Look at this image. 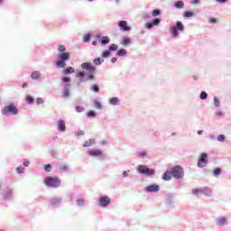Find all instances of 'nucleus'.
Listing matches in <instances>:
<instances>
[{
	"instance_id": "nucleus-1",
	"label": "nucleus",
	"mask_w": 231,
	"mask_h": 231,
	"mask_svg": "<svg viewBox=\"0 0 231 231\" xmlns=\"http://www.w3.org/2000/svg\"><path fill=\"white\" fill-rule=\"evenodd\" d=\"M58 53L57 58L59 60L56 61L57 68H66V62L69 60L70 54L66 52V47L62 44H58Z\"/></svg>"
},
{
	"instance_id": "nucleus-2",
	"label": "nucleus",
	"mask_w": 231,
	"mask_h": 231,
	"mask_svg": "<svg viewBox=\"0 0 231 231\" xmlns=\"http://www.w3.org/2000/svg\"><path fill=\"white\" fill-rule=\"evenodd\" d=\"M44 183L47 185V187L57 189L60 187V179L57 177H48L44 180Z\"/></svg>"
},
{
	"instance_id": "nucleus-3",
	"label": "nucleus",
	"mask_w": 231,
	"mask_h": 231,
	"mask_svg": "<svg viewBox=\"0 0 231 231\" xmlns=\"http://www.w3.org/2000/svg\"><path fill=\"white\" fill-rule=\"evenodd\" d=\"M19 113V109L16 108L14 104H10L9 106H4L2 108V115L8 116L9 115H17Z\"/></svg>"
},
{
	"instance_id": "nucleus-4",
	"label": "nucleus",
	"mask_w": 231,
	"mask_h": 231,
	"mask_svg": "<svg viewBox=\"0 0 231 231\" xmlns=\"http://www.w3.org/2000/svg\"><path fill=\"white\" fill-rule=\"evenodd\" d=\"M81 68L82 69H87L88 71H89L90 74L88 75V80H95V71L97 70V69L91 63H82Z\"/></svg>"
},
{
	"instance_id": "nucleus-5",
	"label": "nucleus",
	"mask_w": 231,
	"mask_h": 231,
	"mask_svg": "<svg viewBox=\"0 0 231 231\" xmlns=\"http://www.w3.org/2000/svg\"><path fill=\"white\" fill-rule=\"evenodd\" d=\"M171 174L173 176V178H176V180H180V178H183L185 176V171H183V168L181 166H174L171 170Z\"/></svg>"
},
{
	"instance_id": "nucleus-6",
	"label": "nucleus",
	"mask_w": 231,
	"mask_h": 231,
	"mask_svg": "<svg viewBox=\"0 0 231 231\" xmlns=\"http://www.w3.org/2000/svg\"><path fill=\"white\" fill-rule=\"evenodd\" d=\"M137 171L140 174H145V176H152L154 174V170L149 169L145 165H139Z\"/></svg>"
},
{
	"instance_id": "nucleus-7",
	"label": "nucleus",
	"mask_w": 231,
	"mask_h": 231,
	"mask_svg": "<svg viewBox=\"0 0 231 231\" xmlns=\"http://www.w3.org/2000/svg\"><path fill=\"white\" fill-rule=\"evenodd\" d=\"M208 154L201 153L200 158L199 159V162H198V167L199 168L207 167V165L208 164Z\"/></svg>"
},
{
	"instance_id": "nucleus-8",
	"label": "nucleus",
	"mask_w": 231,
	"mask_h": 231,
	"mask_svg": "<svg viewBox=\"0 0 231 231\" xmlns=\"http://www.w3.org/2000/svg\"><path fill=\"white\" fill-rule=\"evenodd\" d=\"M99 205L106 208L108 205H111V199L109 197H100L99 199Z\"/></svg>"
},
{
	"instance_id": "nucleus-9",
	"label": "nucleus",
	"mask_w": 231,
	"mask_h": 231,
	"mask_svg": "<svg viewBox=\"0 0 231 231\" xmlns=\"http://www.w3.org/2000/svg\"><path fill=\"white\" fill-rule=\"evenodd\" d=\"M147 192H158L160 190V186L156 184L150 185L146 188Z\"/></svg>"
},
{
	"instance_id": "nucleus-10",
	"label": "nucleus",
	"mask_w": 231,
	"mask_h": 231,
	"mask_svg": "<svg viewBox=\"0 0 231 231\" xmlns=\"http://www.w3.org/2000/svg\"><path fill=\"white\" fill-rule=\"evenodd\" d=\"M158 24H160V19L155 18L152 23H147L145 27L151 30L152 26H158Z\"/></svg>"
},
{
	"instance_id": "nucleus-11",
	"label": "nucleus",
	"mask_w": 231,
	"mask_h": 231,
	"mask_svg": "<svg viewBox=\"0 0 231 231\" xmlns=\"http://www.w3.org/2000/svg\"><path fill=\"white\" fill-rule=\"evenodd\" d=\"M58 129L59 131H61V133H64L66 131V123L62 120L58 121Z\"/></svg>"
},
{
	"instance_id": "nucleus-12",
	"label": "nucleus",
	"mask_w": 231,
	"mask_h": 231,
	"mask_svg": "<svg viewBox=\"0 0 231 231\" xmlns=\"http://www.w3.org/2000/svg\"><path fill=\"white\" fill-rule=\"evenodd\" d=\"M2 195L4 197V199H8V198L12 196V189L7 188L3 191Z\"/></svg>"
},
{
	"instance_id": "nucleus-13",
	"label": "nucleus",
	"mask_w": 231,
	"mask_h": 231,
	"mask_svg": "<svg viewBox=\"0 0 231 231\" xmlns=\"http://www.w3.org/2000/svg\"><path fill=\"white\" fill-rule=\"evenodd\" d=\"M118 25L121 30H131V27L127 26V21H120Z\"/></svg>"
},
{
	"instance_id": "nucleus-14",
	"label": "nucleus",
	"mask_w": 231,
	"mask_h": 231,
	"mask_svg": "<svg viewBox=\"0 0 231 231\" xmlns=\"http://www.w3.org/2000/svg\"><path fill=\"white\" fill-rule=\"evenodd\" d=\"M88 154H90V156H102V151H100V150H90L88 152Z\"/></svg>"
},
{
	"instance_id": "nucleus-15",
	"label": "nucleus",
	"mask_w": 231,
	"mask_h": 231,
	"mask_svg": "<svg viewBox=\"0 0 231 231\" xmlns=\"http://www.w3.org/2000/svg\"><path fill=\"white\" fill-rule=\"evenodd\" d=\"M64 75H71V73H75V69L73 67H69L68 69H63Z\"/></svg>"
},
{
	"instance_id": "nucleus-16",
	"label": "nucleus",
	"mask_w": 231,
	"mask_h": 231,
	"mask_svg": "<svg viewBox=\"0 0 231 231\" xmlns=\"http://www.w3.org/2000/svg\"><path fill=\"white\" fill-rule=\"evenodd\" d=\"M226 223V217H225L218 218L217 221V225H218L219 226H223V225H225Z\"/></svg>"
},
{
	"instance_id": "nucleus-17",
	"label": "nucleus",
	"mask_w": 231,
	"mask_h": 231,
	"mask_svg": "<svg viewBox=\"0 0 231 231\" xmlns=\"http://www.w3.org/2000/svg\"><path fill=\"white\" fill-rule=\"evenodd\" d=\"M171 171L164 172L162 175V180H164L165 181L171 180Z\"/></svg>"
},
{
	"instance_id": "nucleus-18",
	"label": "nucleus",
	"mask_w": 231,
	"mask_h": 231,
	"mask_svg": "<svg viewBox=\"0 0 231 231\" xmlns=\"http://www.w3.org/2000/svg\"><path fill=\"white\" fill-rule=\"evenodd\" d=\"M62 97L64 98H68V97H69V88L68 86L64 87V91L62 93Z\"/></svg>"
},
{
	"instance_id": "nucleus-19",
	"label": "nucleus",
	"mask_w": 231,
	"mask_h": 231,
	"mask_svg": "<svg viewBox=\"0 0 231 231\" xmlns=\"http://www.w3.org/2000/svg\"><path fill=\"white\" fill-rule=\"evenodd\" d=\"M121 44H123V46H129V44H131V39L125 37L122 41H121Z\"/></svg>"
},
{
	"instance_id": "nucleus-20",
	"label": "nucleus",
	"mask_w": 231,
	"mask_h": 231,
	"mask_svg": "<svg viewBox=\"0 0 231 231\" xmlns=\"http://www.w3.org/2000/svg\"><path fill=\"white\" fill-rule=\"evenodd\" d=\"M31 77L33 80H37L41 78V72L34 71V72L32 73Z\"/></svg>"
},
{
	"instance_id": "nucleus-21",
	"label": "nucleus",
	"mask_w": 231,
	"mask_h": 231,
	"mask_svg": "<svg viewBox=\"0 0 231 231\" xmlns=\"http://www.w3.org/2000/svg\"><path fill=\"white\" fill-rule=\"evenodd\" d=\"M118 102H120V100L118 99V97H112V98H110V100H109V103H110L112 106H118Z\"/></svg>"
},
{
	"instance_id": "nucleus-22",
	"label": "nucleus",
	"mask_w": 231,
	"mask_h": 231,
	"mask_svg": "<svg viewBox=\"0 0 231 231\" xmlns=\"http://www.w3.org/2000/svg\"><path fill=\"white\" fill-rule=\"evenodd\" d=\"M85 73L84 72H82V71H79V72H77V74H76V77L78 78V79H80V82H84V77H85Z\"/></svg>"
},
{
	"instance_id": "nucleus-23",
	"label": "nucleus",
	"mask_w": 231,
	"mask_h": 231,
	"mask_svg": "<svg viewBox=\"0 0 231 231\" xmlns=\"http://www.w3.org/2000/svg\"><path fill=\"white\" fill-rule=\"evenodd\" d=\"M201 190H204V191H201V192H202V194H205L206 196H211L212 195V191L208 188H202Z\"/></svg>"
},
{
	"instance_id": "nucleus-24",
	"label": "nucleus",
	"mask_w": 231,
	"mask_h": 231,
	"mask_svg": "<svg viewBox=\"0 0 231 231\" xmlns=\"http://www.w3.org/2000/svg\"><path fill=\"white\" fill-rule=\"evenodd\" d=\"M117 55L118 57H124L127 55V51H125V49H121L117 51Z\"/></svg>"
},
{
	"instance_id": "nucleus-25",
	"label": "nucleus",
	"mask_w": 231,
	"mask_h": 231,
	"mask_svg": "<svg viewBox=\"0 0 231 231\" xmlns=\"http://www.w3.org/2000/svg\"><path fill=\"white\" fill-rule=\"evenodd\" d=\"M202 192H205V189H193L194 196H199V194H202Z\"/></svg>"
},
{
	"instance_id": "nucleus-26",
	"label": "nucleus",
	"mask_w": 231,
	"mask_h": 231,
	"mask_svg": "<svg viewBox=\"0 0 231 231\" xmlns=\"http://www.w3.org/2000/svg\"><path fill=\"white\" fill-rule=\"evenodd\" d=\"M90 89L92 91H94V93H98L100 91V87H98V85H97V84H94V85H92Z\"/></svg>"
},
{
	"instance_id": "nucleus-27",
	"label": "nucleus",
	"mask_w": 231,
	"mask_h": 231,
	"mask_svg": "<svg viewBox=\"0 0 231 231\" xmlns=\"http://www.w3.org/2000/svg\"><path fill=\"white\" fill-rule=\"evenodd\" d=\"M194 15V11H186L183 14L184 17H192Z\"/></svg>"
},
{
	"instance_id": "nucleus-28",
	"label": "nucleus",
	"mask_w": 231,
	"mask_h": 231,
	"mask_svg": "<svg viewBox=\"0 0 231 231\" xmlns=\"http://www.w3.org/2000/svg\"><path fill=\"white\" fill-rule=\"evenodd\" d=\"M87 116H88L89 118H93V117L97 116V114L95 113V111L89 110V111L87 113Z\"/></svg>"
},
{
	"instance_id": "nucleus-29",
	"label": "nucleus",
	"mask_w": 231,
	"mask_h": 231,
	"mask_svg": "<svg viewBox=\"0 0 231 231\" xmlns=\"http://www.w3.org/2000/svg\"><path fill=\"white\" fill-rule=\"evenodd\" d=\"M175 6H176L177 8H183V6H185V4H184L183 2H181V1H177V2L175 3Z\"/></svg>"
},
{
	"instance_id": "nucleus-30",
	"label": "nucleus",
	"mask_w": 231,
	"mask_h": 231,
	"mask_svg": "<svg viewBox=\"0 0 231 231\" xmlns=\"http://www.w3.org/2000/svg\"><path fill=\"white\" fill-rule=\"evenodd\" d=\"M93 143V141H91V139H88L85 142V143L83 144V147H91Z\"/></svg>"
},
{
	"instance_id": "nucleus-31",
	"label": "nucleus",
	"mask_w": 231,
	"mask_h": 231,
	"mask_svg": "<svg viewBox=\"0 0 231 231\" xmlns=\"http://www.w3.org/2000/svg\"><path fill=\"white\" fill-rule=\"evenodd\" d=\"M101 44H109V37H103V39L101 40Z\"/></svg>"
},
{
	"instance_id": "nucleus-32",
	"label": "nucleus",
	"mask_w": 231,
	"mask_h": 231,
	"mask_svg": "<svg viewBox=\"0 0 231 231\" xmlns=\"http://www.w3.org/2000/svg\"><path fill=\"white\" fill-rule=\"evenodd\" d=\"M208 97V95L207 94V92L202 91V92L200 93V98H201V100H207Z\"/></svg>"
},
{
	"instance_id": "nucleus-33",
	"label": "nucleus",
	"mask_w": 231,
	"mask_h": 231,
	"mask_svg": "<svg viewBox=\"0 0 231 231\" xmlns=\"http://www.w3.org/2000/svg\"><path fill=\"white\" fill-rule=\"evenodd\" d=\"M116 50H118V45H116V44H111V45L109 46V51H116Z\"/></svg>"
},
{
	"instance_id": "nucleus-34",
	"label": "nucleus",
	"mask_w": 231,
	"mask_h": 231,
	"mask_svg": "<svg viewBox=\"0 0 231 231\" xmlns=\"http://www.w3.org/2000/svg\"><path fill=\"white\" fill-rule=\"evenodd\" d=\"M94 104H95L96 107H97V109H102V104H100V101L95 99Z\"/></svg>"
},
{
	"instance_id": "nucleus-35",
	"label": "nucleus",
	"mask_w": 231,
	"mask_h": 231,
	"mask_svg": "<svg viewBox=\"0 0 231 231\" xmlns=\"http://www.w3.org/2000/svg\"><path fill=\"white\" fill-rule=\"evenodd\" d=\"M214 176H219L221 174V169L220 168H216L213 171Z\"/></svg>"
},
{
	"instance_id": "nucleus-36",
	"label": "nucleus",
	"mask_w": 231,
	"mask_h": 231,
	"mask_svg": "<svg viewBox=\"0 0 231 231\" xmlns=\"http://www.w3.org/2000/svg\"><path fill=\"white\" fill-rule=\"evenodd\" d=\"M84 203H85L84 199H79L77 200V204L79 205V207H84Z\"/></svg>"
},
{
	"instance_id": "nucleus-37",
	"label": "nucleus",
	"mask_w": 231,
	"mask_h": 231,
	"mask_svg": "<svg viewBox=\"0 0 231 231\" xmlns=\"http://www.w3.org/2000/svg\"><path fill=\"white\" fill-rule=\"evenodd\" d=\"M44 170L46 171V172H51V165L45 164L44 165Z\"/></svg>"
},
{
	"instance_id": "nucleus-38",
	"label": "nucleus",
	"mask_w": 231,
	"mask_h": 231,
	"mask_svg": "<svg viewBox=\"0 0 231 231\" xmlns=\"http://www.w3.org/2000/svg\"><path fill=\"white\" fill-rule=\"evenodd\" d=\"M89 39H91V34H85L83 37L84 42H89Z\"/></svg>"
},
{
	"instance_id": "nucleus-39",
	"label": "nucleus",
	"mask_w": 231,
	"mask_h": 231,
	"mask_svg": "<svg viewBox=\"0 0 231 231\" xmlns=\"http://www.w3.org/2000/svg\"><path fill=\"white\" fill-rule=\"evenodd\" d=\"M176 28H178V30H183V23L177 22Z\"/></svg>"
},
{
	"instance_id": "nucleus-40",
	"label": "nucleus",
	"mask_w": 231,
	"mask_h": 231,
	"mask_svg": "<svg viewBox=\"0 0 231 231\" xmlns=\"http://www.w3.org/2000/svg\"><path fill=\"white\" fill-rule=\"evenodd\" d=\"M158 15H160V10H158V9L153 10L152 16L158 17Z\"/></svg>"
},
{
	"instance_id": "nucleus-41",
	"label": "nucleus",
	"mask_w": 231,
	"mask_h": 231,
	"mask_svg": "<svg viewBox=\"0 0 231 231\" xmlns=\"http://www.w3.org/2000/svg\"><path fill=\"white\" fill-rule=\"evenodd\" d=\"M28 104H33V97L31 96H27L26 97Z\"/></svg>"
},
{
	"instance_id": "nucleus-42",
	"label": "nucleus",
	"mask_w": 231,
	"mask_h": 231,
	"mask_svg": "<svg viewBox=\"0 0 231 231\" xmlns=\"http://www.w3.org/2000/svg\"><path fill=\"white\" fill-rule=\"evenodd\" d=\"M16 171L18 172V174H23V172H24V168L23 167H18L16 169Z\"/></svg>"
},
{
	"instance_id": "nucleus-43",
	"label": "nucleus",
	"mask_w": 231,
	"mask_h": 231,
	"mask_svg": "<svg viewBox=\"0 0 231 231\" xmlns=\"http://www.w3.org/2000/svg\"><path fill=\"white\" fill-rule=\"evenodd\" d=\"M217 140H218V142H225V135L224 134L218 135Z\"/></svg>"
},
{
	"instance_id": "nucleus-44",
	"label": "nucleus",
	"mask_w": 231,
	"mask_h": 231,
	"mask_svg": "<svg viewBox=\"0 0 231 231\" xmlns=\"http://www.w3.org/2000/svg\"><path fill=\"white\" fill-rule=\"evenodd\" d=\"M109 55H111V51H105L103 52V57L104 58L109 57Z\"/></svg>"
},
{
	"instance_id": "nucleus-45",
	"label": "nucleus",
	"mask_w": 231,
	"mask_h": 231,
	"mask_svg": "<svg viewBox=\"0 0 231 231\" xmlns=\"http://www.w3.org/2000/svg\"><path fill=\"white\" fill-rule=\"evenodd\" d=\"M214 104L216 107H219V99L217 97H214Z\"/></svg>"
},
{
	"instance_id": "nucleus-46",
	"label": "nucleus",
	"mask_w": 231,
	"mask_h": 231,
	"mask_svg": "<svg viewBox=\"0 0 231 231\" xmlns=\"http://www.w3.org/2000/svg\"><path fill=\"white\" fill-rule=\"evenodd\" d=\"M76 111H77V113H82V111H84V107H82V106H76Z\"/></svg>"
},
{
	"instance_id": "nucleus-47",
	"label": "nucleus",
	"mask_w": 231,
	"mask_h": 231,
	"mask_svg": "<svg viewBox=\"0 0 231 231\" xmlns=\"http://www.w3.org/2000/svg\"><path fill=\"white\" fill-rule=\"evenodd\" d=\"M178 34H179L178 30H172L171 31L172 37H178Z\"/></svg>"
},
{
	"instance_id": "nucleus-48",
	"label": "nucleus",
	"mask_w": 231,
	"mask_h": 231,
	"mask_svg": "<svg viewBox=\"0 0 231 231\" xmlns=\"http://www.w3.org/2000/svg\"><path fill=\"white\" fill-rule=\"evenodd\" d=\"M36 104H38V106H40V104H44V100H42V98L39 97L36 99Z\"/></svg>"
},
{
	"instance_id": "nucleus-49",
	"label": "nucleus",
	"mask_w": 231,
	"mask_h": 231,
	"mask_svg": "<svg viewBox=\"0 0 231 231\" xmlns=\"http://www.w3.org/2000/svg\"><path fill=\"white\" fill-rule=\"evenodd\" d=\"M209 23L211 24H216V23H217V19H216V18H209Z\"/></svg>"
},
{
	"instance_id": "nucleus-50",
	"label": "nucleus",
	"mask_w": 231,
	"mask_h": 231,
	"mask_svg": "<svg viewBox=\"0 0 231 231\" xmlns=\"http://www.w3.org/2000/svg\"><path fill=\"white\" fill-rule=\"evenodd\" d=\"M52 205H59V203H60V199H55L54 200H52Z\"/></svg>"
},
{
	"instance_id": "nucleus-51",
	"label": "nucleus",
	"mask_w": 231,
	"mask_h": 231,
	"mask_svg": "<svg viewBox=\"0 0 231 231\" xmlns=\"http://www.w3.org/2000/svg\"><path fill=\"white\" fill-rule=\"evenodd\" d=\"M94 64H97V66L101 64L100 58H97L94 60Z\"/></svg>"
},
{
	"instance_id": "nucleus-52",
	"label": "nucleus",
	"mask_w": 231,
	"mask_h": 231,
	"mask_svg": "<svg viewBox=\"0 0 231 231\" xmlns=\"http://www.w3.org/2000/svg\"><path fill=\"white\" fill-rule=\"evenodd\" d=\"M70 80H71V78H68V77L62 78L63 82H70Z\"/></svg>"
},
{
	"instance_id": "nucleus-53",
	"label": "nucleus",
	"mask_w": 231,
	"mask_h": 231,
	"mask_svg": "<svg viewBox=\"0 0 231 231\" xmlns=\"http://www.w3.org/2000/svg\"><path fill=\"white\" fill-rule=\"evenodd\" d=\"M60 170H61V171H68V166H67L66 164H62V165L60 166Z\"/></svg>"
},
{
	"instance_id": "nucleus-54",
	"label": "nucleus",
	"mask_w": 231,
	"mask_h": 231,
	"mask_svg": "<svg viewBox=\"0 0 231 231\" xmlns=\"http://www.w3.org/2000/svg\"><path fill=\"white\" fill-rule=\"evenodd\" d=\"M23 165H24V167H28V165H30V161H25L23 162Z\"/></svg>"
},
{
	"instance_id": "nucleus-55",
	"label": "nucleus",
	"mask_w": 231,
	"mask_h": 231,
	"mask_svg": "<svg viewBox=\"0 0 231 231\" xmlns=\"http://www.w3.org/2000/svg\"><path fill=\"white\" fill-rule=\"evenodd\" d=\"M217 3L224 4L226 3V0H216Z\"/></svg>"
},
{
	"instance_id": "nucleus-56",
	"label": "nucleus",
	"mask_w": 231,
	"mask_h": 231,
	"mask_svg": "<svg viewBox=\"0 0 231 231\" xmlns=\"http://www.w3.org/2000/svg\"><path fill=\"white\" fill-rule=\"evenodd\" d=\"M139 156H140L141 158H143V156H147V153L142 152V153L139 154Z\"/></svg>"
},
{
	"instance_id": "nucleus-57",
	"label": "nucleus",
	"mask_w": 231,
	"mask_h": 231,
	"mask_svg": "<svg viewBox=\"0 0 231 231\" xmlns=\"http://www.w3.org/2000/svg\"><path fill=\"white\" fill-rule=\"evenodd\" d=\"M84 134V131H79V132H78V136H80V135H83Z\"/></svg>"
},
{
	"instance_id": "nucleus-58",
	"label": "nucleus",
	"mask_w": 231,
	"mask_h": 231,
	"mask_svg": "<svg viewBox=\"0 0 231 231\" xmlns=\"http://www.w3.org/2000/svg\"><path fill=\"white\" fill-rule=\"evenodd\" d=\"M116 60H117L116 58H112L111 62H112L113 64H115V62H116Z\"/></svg>"
},
{
	"instance_id": "nucleus-59",
	"label": "nucleus",
	"mask_w": 231,
	"mask_h": 231,
	"mask_svg": "<svg viewBox=\"0 0 231 231\" xmlns=\"http://www.w3.org/2000/svg\"><path fill=\"white\" fill-rule=\"evenodd\" d=\"M123 176H124V178H127V171H125L123 172Z\"/></svg>"
},
{
	"instance_id": "nucleus-60",
	"label": "nucleus",
	"mask_w": 231,
	"mask_h": 231,
	"mask_svg": "<svg viewBox=\"0 0 231 231\" xmlns=\"http://www.w3.org/2000/svg\"><path fill=\"white\" fill-rule=\"evenodd\" d=\"M198 134H203V130H199Z\"/></svg>"
},
{
	"instance_id": "nucleus-61",
	"label": "nucleus",
	"mask_w": 231,
	"mask_h": 231,
	"mask_svg": "<svg viewBox=\"0 0 231 231\" xmlns=\"http://www.w3.org/2000/svg\"><path fill=\"white\" fill-rule=\"evenodd\" d=\"M28 84L27 83H23V88H27Z\"/></svg>"
},
{
	"instance_id": "nucleus-62",
	"label": "nucleus",
	"mask_w": 231,
	"mask_h": 231,
	"mask_svg": "<svg viewBox=\"0 0 231 231\" xmlns=\"http://www.w3.org/2000/svg\"><path fill=\"white\" fill-rule=\"evenodd\" d=\"M193 3H194V4L199 3V0H194Z\"/></svg>"
},
{
	"instance_id": "nucleus-63",
	"label": "nucleus",
	"mask_w": 231,
	"mask_h": 231,
	"mask_svg": "<svg viewBox=\"0 0 231 231\" xmlns=\"http://www.w3.org/2000/svg\"><path fill=\"white\" fill-rule=\"evenodd\" d=\"M94 46L97 44V42H93V43H92Z\"/></svg>"
},
{
	"instance_id": "nucleus-64",
	"label": "nucleus",
	"mask_w": 231,
	"mask_h": 231,
	"mask_svg": "<svg viewBox=\"0 0 231 231\" xmlns=\"http://www.w3.org/2000/svg\"><path fill=\"white\" fill-rule=\"evenodd\" d=\"M0 3H3V0H0Z\"/></svg>"
}]
</instances>
